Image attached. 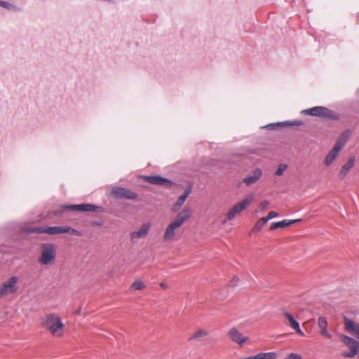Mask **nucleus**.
<instances>
[{
  "label": "nucleus",
  "mask_w": 359,
  "mask_h": 359,
  "mask_svg": "<svg viewBox=\"0 0 359 359\" xmlns=\"http://www.w3.org/2000/svg\"><path fill=\"white\" fill-rule=\"evenodd\" d=\"M191 217V210L190 208H184L179 212L176 218L167 226L164 233V239L170 240L175 236V230L179 228L182 224Z\"/></svg>",
  "instance_id": "obj_1"
},
{
  "label": "nucleus",
  "mask_w": 359,
  "mask_h": 359,
  "mask_svg": "<svg viewBox=\"0 0 359 359\" xmlns=\"http://www.w3.org/2000/svg\"><path fill=\"white\" fill-rule=\"evenodd\" d=\"M43 325L53 335H62L65 325L60 317L56 314L51 313L47 315Z\"/></svg>",
  "instance_id": "obj_2"
},
{
  "label": "nucleus",
  "mask_w": 359,
  "mask_h": 359,
  "mask_svg": "<svg viewBox=\"0 0 359 359\" xmlns=\"http://www.w3.org/2000/svg\"><path fill=\"white\" fill-rule=\"evenodd\" d=\"M65 228L66 225L59 226H41L25 228L23 231L27 233H48L49 235H56L65 233Z\"/></svg>",
  "instance_id": "obj_3"
},
{
  "label": "nucleus",
  "mask_w": 359,
  "mask_h": 359,
  "mask_svg": "<svg viewBox=\"0 0 359 359\" xmlns=\"http://www.w3.org/2000/svg\"><path fill=\"white\" fill-rule=\"evenodd\" d=\"M302 113L306 115L319 116L322 118H329L332 119L337 118V116L334 114L332 111L325 107L321 106L314 107L310 109H304L302 111Z\"/></svg>",
  "instance_id": "obj_4"
},
{
  "label": "nucleus",
  "mask_w": 359,
  "mask_h": 359,
  "mask_svg": "<svg viewBox=\"0 0 359 359\" xmlns=\"http://www.w3.org/2000/svg\"><path fill=\"white\" fill-rule=\"evenodd\" d=\"M18 276H12L0 286V297H4L8 293L15 294L18 291L17 283Z\"/></svg>",
  "instance_id": "obj_5"
},
{
  "label": "nucleus",
  "mask_w": 359,
  "mask_h": 359,
  "mask_svg": "<svg viewBox=\"0 0 359 359\" xmlns=\"http://www.w3.org/2000/svg\"><path fill=\"white\" fill-rule=\"evenodd\" d=\"M62 208L65 210L79 211V212H102L101 206L90 204L82 203L77 205H63Z\"/></svg>",
  "instance_id": "obj_6"
},
{
  "label": "nucleus",
  "mask_w": 359,
  "mask_h": 359,
  "mask_svg": "<svg viewBox=\"0 0 359 359\" xmlns=\"http://www.w3.org/2000/svg\"><path fill=\"white\" fill-rule=\"evenodd\" d=\"M55 259V251L53 246L50 245H44L41 251V256L39 258V262L43 265L51 264Z\"/></svg>",
  "instance_id": "obj_7"
},
{
  "label": "nucleus",
  "mask_w": 359,
  "mask_h": 359,
  "mask_svg": "<svg viewBox=\"0 0 359 359\" xmlns=\"http://www.w3.org/2000/svg\"><path fill=\"white\" fill-rule=\"evenodd\" d=\"M250 200L245 198L241 202L234 205L227 212V219L232 220L236 215L240 214L243 210H245L250 205Z\"/></svg>",
  "instance_id": "obj_8"
},
{
  "label": "nucleus",
  "mask_w": 359,
  "mask_h": 359,
  "mask_svg": "<svg viewBox=\"0 0 359 359\" xmlns=\"http://www.w3.org/2000/svg\"><path fill=\"white\" fill-rule=\"evenodd\" d=\"M341 339L342 341L351 348V352L344 353V355L347 358L353 357L357 353L358 345L359 343L353 338L346 335H342Z\"/></svg>",
  "instance_id": "obj_9"
},
{
  "label": "nucleus",
  "mask_w": 359,
  "mask_h": 359,
  "mask_svg": "<svg viewBox=\"0 0 359 359\" xmlns=\"http://www.w3.org/2000/svg\"><path fill=\"white\" fill-rule=\"evenodd\" d=\"M346 330L359 339V324L347 317L344 318Z\"/></svg>",
  "instance_id": "obj_10"
},
{
  "label": "nucleus",
  "mask_w": 359,
  "mask_h": 359,
  "mask_svg": "<svg viewBox=\"0 0 359 359\" xmlns=\"http://www.w3.org/2000/svg\"><path fill=\"white\" fill-rule=\"evenodd\" d=\"M146 180L150 184H158V185H163L168 187H170L173 182H171L168 178L161 177L160 175H149L146 176Z\"/></svg>",
  "instance_id": "obj_11"
},
{
  "label": "nucleus",
  "mask_w": 359,
  "mask_h": 359,
  "mask_svg": "<svg viewBox=\"0 0 359 359\" xmlns=\"http://www.w3.org/2000/svg\"><path fill=\"white\" fill-rule=\"evenodd\" d=\"M113 193L119 198L135 199L137 196L135 192L123 187H117L113 191Z\"/></svg>",
  "instance_id": "obj_12"
},
{
  "label": "nucleus",
  "mask_w": 359,
  "mask_h": 359,
  "mask_svg": "<svg viewBox=\"0 0 359 359\" xmlns=\"http://www.w3.org/2000/svg\"><path fill=\"white\" fill-rule=\"evenodd\" d=\"M262 171L260 168L255 169L250 175L243 179L246 185H251L255 183L262 176Z\"/></svg>",
  "instance_id": "obj_13"
},
{
  "label": "nucleus",
  "mask_w": 359,
  "mask_h": 359,
  "mask_svg": "<svg viewBox=\"0 0 359 359\" xmlns=\"http://www.w3.org/2000/svg\"><path fill=\"white\" fill-rule=\"evenodd\" d=\"M229 336L233 342L240 345L244 344L248 339V337H244L236 327H233L229 330Z\"/></svg>",
  "instance_id": "obj_14"
},
{
  "label": "nucleus",
  "mask_w": 359,
  "mask_h": 359,
  "mask_svg": "<svg viewBox=\"0 0 359 359\" xmlns=\"http://www.w3.org/2000/svg\"><path fill=\"white\" fill-rule=\"evenodd\" d=\"M283 316L288 320L290 327L301 336H304V333L300 328L299 323L293 318V316L287 311H283Z\"/></svg>",
  "instance_id": "obj_15"
},
{
  "label": "nucleus",
  "mask_w": 359,
  "mask_h": 359,
  "mask_svg": "<svg viewBox=\"0 0 359 359\" xmlns=\"http://www.w3.org/2000/svg\"><path fill=\"white\" fill-rule=\"evenodd\" d=\"M301 221V219H283L280 222H275L271 223L270 226L271 230H274L278 228H285L289 226L290 225L294 224Z\"/></svg>",
  "instance_id": "obj_16"
},
{
  "label": "nucleus",
  "mask_w": 359,
  "mask_h": 359,
  "mask_svg": "<svg viewBox=\"0 0 359 359\" xmlns=\"http://www.w3.org/2000/svg\"><path fill=\"white\" fill-rule=\"evenodd\" d=\"M355 158L354 156L348 158L347 163L344 165L339 172V177L344 179L349 172L350 170L353 168Z\"/></svg>",
  "instance_id": "obj_17"
},
{
  "label": "nucleus",
  "mask_w": 359,
  "mask_h": 359,
  "mask_svg": "<svg viewBox=\"0 0 359 359\" xmlns=\"http://www.w3.org/2000/svg\"><path fill=\"white\" fill-rule=\"evenodd\" d=\"M150 226L149 223L143 224L138 231L132 232L131 240L146 236L150 229Z\"/></svg>",
  "instance_id": "obj_18"
},
{
  "label": "nucleus",
  "mask_w": 359,
  "mask_h": 359,
  "mask_svg": "<svg viewBox=\"0 0 359 359\" xmlns=\"http://www.w3.org/2000/svg\"><path fill=\"white\" fill-rule=\"evenodd\" d=\"M318 325L319 328L320 329V334L321 335L330 339L332 335L328 332L327 327V320L325 317L320 316L318 318Z\"/></svg>",
  "instance_id": "obj_19"
},
{
  "label": "nucleus",
  "mask_w": 359,
  "mask_h": 359,
  "mask_svg": "<svg viewBox=\"0 0 359 359\" xmlns=\"http://www.w3.org/2000/svg\"><path fill=\"white\" fill-rule=\"evenodd\" d=\"M302 125V121H284V122H278V123H269L265 126H264L263 128H268V129H270V130H273V129H275L278 126H299Z\"/></svg>",
  "instance_id": "obj_20"
},
{
  "label": "nucleus",
  "mask_w": 359,
  "mask_h": 359,
  "mask_svg": "<svg viewBox=\"0 0 359 359\" xmlns=\"http://www.w3.org/2000/svg\"><path fill=\"white\" fill-rule=\"evenodd\" d=\"M350 133L351 132L349 130H344L338 138L334 147L337 148L338 147V149L341 150L347 142Z\"/></svg>",
  "instance_id": "obj_21"
},
{
  "label": "nucleus",
  "mask_w": 359,
  "mask_h": 359,
  "mask_svg": "<svg viewBox=\"0 0 359 359\" xmlns=\"http://www.w3.org/2000/svg\"><path fill=\"white\" fill-rule=\"evenodd\" d=\"M339 151L340 150L338 149V147L337 148L334 147L325 156L324 160V164L327 166L331 165L338 156Z\"/></svg>",
  "instance_id": "obj_22"
},
{
  "label": "nucleus",
  "mask_w": 359,
  "mask_h": 359,
  "mask_svg": "<svg viewBox=\"0 0 359 359\" xmlns=\"http://www.w3.org/2000/svg\"><path fill=\"white\" fill-rule=\"evenodd\" d=\"M191 187L189 186L184 190V193L180 196H179L175 204V206L181 207L186 201L187 198L191 194Z\"/></svg>",
  "instance_id": "obj_23"
},
{
  "label": "nucleus",
  "mask_w": 359,
  "mask_h": 359,
  "mask_svg": "<svg viewBox=\"0 0 359 359\" xmlns=\"http://www.w3.org/2000/svg\"><path fill=\"white\" fill-rule=\"evenodd\" d=\"M267 219L265 217L260 218L255 224L254 229L256 231H259L262 229V226L267 223Z\"/></svg>",
  "instance_id": "obj_24"
},
{
  "label": "nucleus",
  "mask_w": 359,
  "mask_h": 359,
  "mask_svg": "<svg viewBox=\"0 0 359 359\" xmlns=\"http://www.w3.org/2000/svg\"><path fill=\"white\" fill-rule=\"evenodd\" d=\"M65 230H66L65 233H69L72 235L78 236H82V233L80 231H79L76 229L72 228L69 226L66 225Z\"/></svg>",
  "instance_id": "obj_25"
},
{
  "label": "nucleus",
  "mask_w": 359,
  "mask_h": 359,
  "mask_svg": "<svg viewBox=\"0 0 359 359\" xmlns=\"http://www.w3.org/2000/svg\"><path fill=\"white\" fill-rule=\"evenodd\" d=\"M287 165L285 163H280L278 165V168L275 172V175L278 176H280L283 175V172L287 168Z\"/></svg>",
  "instance_id": "obj_26"
},
{
  "label": "nucleus",
  "mask_w": 359,
  "mask_h": 359,
  "mask_svg": "<svg viewBox=\"0 0 359 359\" xmlns=\"http://www.w3.org/2000/svg\"><path fill=\"white\" fill-rule=\"evenodd\" d=\"M0 6L5 8L8 10H13L15 8V6L13 5L12 4L7 2V1H1V0H0Z\"/></svg>",
  "instance_id": "obj_27"
},
{
  "label": "nucleus",
  "mask_w": 359,
  "mask_h": 359,
  "mask_svg": "<svg viewBox=\"0 0 359 359\" xmlns=\"http://www.w3.org/2000/svg\"><path fill=\"white\" fill-rule=\"evenodd\" d=\"M143 287H144V284L142 283V282L141 280H135L131 286L132 289L135 290H140Z\"/></svg>",
  "instance_id": "obj_28"
},
{
  "label": "nucleus",
  "mask_w": 359,
  "mask_h": 359,
  "mask_svg": "<svg viewBox=\"0 0 359 359\" xmlns=\"http://www.w3.org/2000/svg\"><path fill=\"white\" fill-rule=\"evenodd\" d=\"M206 334H207V332L205 330H201L196 332L194 334V335L191 337V339H196V338L202 337L205 336Z\"/></svg>",
  "instance_id": "obj_29"
},
{
  "label": "nucleus",
  "mask_w": 359,
  "mask_h": 359,
  "mask_svg": "<svg viewBox=\"0 0 359 359\" xmlns=\"http://www.w3.org/2000/svg\"><path fill=\"white\" fill-rule=\"evenodd\" d=\"M284 359H302V356L298 353H291Z\"/></svg>",
  "instance_id": "obj_30"
},
{
  "label": "nucleus",
  "mask_w": 359,
  "mask_h": 359,
  "mask_svg": "<svg viewBox=\"0 0 359 359\" xmlns=\"http://www.w3.org/2000/svg\"><path fill=\"white\" fill-rule=\"evenodd\" d=\"M277 216H278V214H277L276 212H274V211H270V212L268 213L267 216H266V217H265V218H266V219H267V221H269V220H270V219H273V218L276 217Z\"/></svg>",
  "instance_id": "obj_31"
},
{
  "label": "nucleus",
  "mask_w": 359,
  "mask_h": 359,
  "mask_svg": "<svg viewBox=\"0 0 359 359\" xmlns=\"http://www.w3.org/2000/svg\"><path fill=\"white\" fill-rule=\"evenodd\" d=\"M238 280V278L234 276L233 279L229 282V285L231 287H235L237 285V282Z\"/></svg>",
  "instance_id": "obj_32"
},
{
  "label": "nucleus",
  "mask_w": 359,
  "mask_h": 359,
  "mask_svg": "<svg viewBox=\"0 0 359 359\" xmlns=\"http://www.w3.org/2000/svg\"><path fill=\"white\" fill-rule=\"evenodd\" d=\"M62 206L61 205L60 207V210H55L54 212H53V215L56 217H61L63 214V211L62 210H64L63 208H62Z\"/></svg>",
  "instance_id": "obj_33"
},
{
  "label": "nucleus",
  "mask_w": 359,
  "mask_h": 359,
  "mask_svg": "<svg viewBox=\"0 0 359 359\" xmlns=\"http://www.w3.org/2000/svg\"><path fill=\"white\" fill-rule=\"evenodd\" d=\"M104 224V221L103 220H100V221H95V222H91V225L93 226H101Z\"/></svg>",
  "instance_id": "obj_34"
},
{
  "label": "nucleus",
  "mask_w": 359,
  "mask_h": 359,
  "mask_svg": "<svg viewBox=\"0 0 359 359\" xmlns=\"http://www.w3.org/2000/svg\"><path fill=\"white\" fill-rule=\"evenodd\" d=\"M262 205L263 206H266L269 205V202L267 201H264V202H262Z\"/></svg>",
  "instance_id": "obj_35"
},
{
  "label": "nucleus",
  "mask_w": 359,
  "mask_h": 359,
  "mask_svg": "<svg viewBox=\"0 0 359 359\" xmlns=\"http://www.w3.org/2000/svg\"><path fill=\"white\" fill-rule=\"evenodd\" d=\"M161 287H165V285H163V283H161Z\"/></svg>",
  "instance_id": "obj_36"
}]
</instances>
